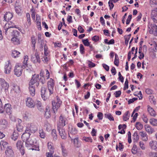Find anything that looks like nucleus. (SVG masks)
Segmentation results:
<instances>
[{
	"mask_svg": "<svg viewBox=\"0 0 157 157\" xmlns=\"http://www.w3.org/2000/svg\"><path fill=\"white\" fill-rule=\"evenodd\" d=\"M130 114L129 111H127L124 115L123 118L124 121H126L129 119Z\"/></svg>",
	"mask_w": 157,
	"mask_h": 157,
	"instance_id": "34",
	"label": "nucleus"
},
{
	"mask_svg": "<svg viewBox=\"0 0 157 157\" xmlns=\"http://www.w3.org/2000/svg\"><path fill=\"white\" fill-rule=\"evenodd\" d=\"M48 147L50 152H54V147L52 143L48 142Z\"/></svg>",
	"mask_w": 157,
	"mask_h": 157,
	"instance_id": "30",
	"label": "nucleus"
},
{
	"mask_svg": "<svg viewBox=\"0 0 157 157\" xmlns=\"http://www.w3.org/2000/svg\"><path fill=\"white\" fill-rule=\"evenodd\" d=\"M82 140H84L87 142L92 143L93 141V140L91 137H86L85 136H84L83 137Z\"/></svg>",
	"mask_w": 157,
	"mask_h": 157,
	"instance_id": "45",
	"label": "nucleus"
},
{
	"mask_svg": "<svg viewBox=\"0 0 157 157\" xmlns=\"http://www.w3.org/2000/svg\"><path fill=\"white\" fill-rule=\"evenodd\" d=\"M150 157H157V152H151L149 154Z\"/></svg>",
	"mask_w": 157,
	"mask_h": 157,
	"instance_id": "54",
	"label": "nucleus"
},
{
	"mask_svg": "<svg viewBox=\"0 0 157 157\" xmlns=\"http://www.w3.org/2000/svg\"><path fill=\"white\" fill-rule=\"evenodd\" d=\"M31 135V133L29 132H27L25 130V132L21 136V138L24 142H25L27 140H29L31 138H30Z\"/></svg>",
	"mask_w": 157,
	"mask_h": 157,
	"instance_id": "15",
	"label": "nucleus"
},
{
	"mask_svg": "<svg viewBox=\"0 0 157 157\" xmlns=\"http://www.w3.org/2000/svg\"><path fill=\"white\" fill-rule=\"evenodd\" d=\"M50 52L48 50H44V56H46L48 57H50Z\"/></svg>",
	"mask_w": 157,
	"mask_h": 157,
	"instance_id": "52",
	"label": "nucleus"
},
{
	"mask_svg": "<svg viewBox=\"0 0 157 157\" xmlns=\"http://www.w3.org/2000/svg\"><path fill=\"white\" fill-rule=\"evenodd\" d=\"M78 137L75 138L74 140V144L76 147H78L80 146V144L78 143Z\"/></svg>",
	"mask_w": 157,
	"mask_h": 157,
	"instance_id": "41",
	"label": "nucleus"
},
{
	"mask_svg": "<svg viewBox=\"0 0 157 157\" xmlns=\"http://www.w3.org/2000/svg\"><path fill=\"white\" fill-rule=\"evenodd\" d=\"M139 135L141 137V139L143 141H147L148 140V136L146 133L144 131L140 132Z\"/></svg>",
	"mask_w": 157,
	"mask_h": 157,
	"instance_id": "23",
	"label": "nucleus"
},
{
	"mask_svg": "<svg viewBox=\"0 0 157 157\" xmlns=\"http://www.w3.org/2000/svg\"><path fill=\"white\" fill-rule=\"evenodd\" d=\"M12 90L14 91L16 93H18L19 92V87L17 86H14Z\"/></svg>",
	"mask_w": 157,
	"mask_h": 157,
	"instance_id": "55",
	"label": "nucleus"
},
{
	"mask_svg": "<svg viewBox=\"0 0 157 157\" xmlns=\"http://www.w3.org/2000/svg\"><path fill=\"white\" fill-rule=\"evenodd\" d=\"M132 15L130 14L129 15L128 17V18L127 19L126 21V24L127 25H128L129 24L130 22L132 19Z\"/></svg>",
	"mask_w": 157,
	"mask_h": 157,
	"instance_id": "60",
	"label": "nucleus"
},
{
	"mask_svg": "<svg viewBox=\"0 0 157 157\" xmlns=\"http://www.w3.org/2000/svg\"><path fill=\"white\" fill-rule=\"evenodd\" d=\"M40 79V78L39 75L35 74L33 75L32 78L30 80L29 83L33 85H35V84H36V85L37 87L39 84Z\"/></svg>",
	"mask_w": 157,
	"mask_h": 157,
	"instance_id": "7",
	"label": "nucleus"
},
{
	"mask_svg": "<svg viewBox=\"0 0 157 157\" xmlns=\"http://www.w3.org/2000/svg\"><path fill=\"white\" fill-rule=\"evenodd\" d=\"M57 130L61 138L62 139L65 140L67 137V134L65 129L62 127H57Z\"/></svg>",
	"mask_w": 157,
	"mask_h": 157,
	"instance_id": "10",
	"label": "nucleus"
},
{
	"mask_svg": "<svg viewBox=\"0 0 157 157\" xmlns=\"http://www.w3.org/2000/svg\"><path fill=\"white\" fill-rule=\"evenodd\" d=\"M62 101L58 97H56L52 103V109L54 113H56L57 111V109L60 107Z\"/></svg>",
	"mask_w": 157,
	"mask_h": 157,
	"instance_id": "6",
	"label": "nucleus"
},
{
	"mask_svg": "<svg viewBox=\"0 0 157 157\" xmlns=\"http://www.w3.org/2000/svg\"><path fill=\"white\" fill-rule=\"evenodd\" d=\"M62 154L63 157H66L67 156L68 152L65 146L63 144L61 145Z\"/></svg>",
	"mask_w": 157,
	"mask_h": 157,
	"instance_id": "27",
	"label": "nucleus"
},
{
	"mask_svg": "<svg viewBox=\"0 0 157 157\" xmlns=\"http://www.w3.org/2000/svg\"><path fill=\"white\" fill-rule=\"evenodd\" d=\"M0 84L2 87L0 91H2V90H3L5 92L8 91L9 85L4 79L0 78Z\"/></svg>",
	"mask_w": 157,
	"mask_h": 157,
	"instance_id": "8",
	"label": "nucleus"
},
{
	"mask_svg": "<svg viewBox=\"0 0 157 157\" xmlns=\"http://www.w3.org/2000/svg\"><path fill=\"white\" fill-rule=\"evenodd\" d=\"M20 54V53L19 52L16 50H14L12 52L11 56L13 57L16 58L18 57Z\"/></svg>",
	"mask_w": 157,
	"mask_h": 157,
	"instance_id": "33",
	"label": "nucleus"
},
{
	"mask_svg": "<svg viewBox=\"0 0 157 157\" xmlns=\"http://www.w3.org/2000/svg\"><path fill=\"white\" fill-rule=\"evenodd\" d=\"M54 153L50 152H47L46 153V157H54L53 155Z\"/></svg>",
	"mask_w": 157,
	"mask_h": 157,
	"instance_id": "64",
	"label": "nucleus"
},
{
	"mask_svg": "<svg viewBox=\"0 0 157 157\" xmlns=\"http://www.w3.org/2000/svg\"><path fill=\"white\" fill-rule=\"evenodd\" d=\"M28 60L29 58L28 56L27 55L24 56L23 62V65H22V66L24 67V68H26L27 67V61Z\"/></svg>",
	"mask_w": 157,
	"mask_h": 157,
	"instance_id": "29",
	"label": "nucleus"
},
{
	"mask_svg": "<svg viewBox=\"0 0 157 157\" xmlns=\"http://www.w3.org/2000/svg\"><path fill=\"white\" fill-rule=\"evenodd\" d=\"M16 129L19 132H21L22 131L23 127L21 124H17L16 125Z\"/></svg>",
	"mask_w": 157,
	"mask_h": 157,
	"instance_id": "39",
	"label": "nucleus"
},
{
	"mask_svg": "<svg viewBox=\"0 0 157 157\" xmlns=\"http://www.w3.org/2000/svg\"><path fill=\"white\" fill-rule=\"evenodd\" d=\"M139 145L140 147L142 149V150H144L145 148V145L144 144V143L142 141H140L139 142Z\"/></svg>",
	"mask_w": 157,
	"mask_h": 157,
	"instance_id": "57",
	"label": "nucleus"
},
{
	"mask_svg": "<svg viewBox=\"0 0 157 157\" xmlns=\"http://www.w3.org/2000/svg\"><path fill=\"white\" fill-rule=\"evenodd\" d=\"M12 34L13 37H18L20 33L17 30H14L13 31Z\"/></svg>",
	"mask_w": 157,
	"mask_h": 157,
	"instance_id": "50",
	"label": "nucleus"
},
{
	"mask_svg": "<svg viewBox=\"0 0 157 157\" xmlns=\"http://www.w3.org/2000/svg\"><path fill=\"white\" fill-rule=\"evenodd\" d=\"M7 62L8 64H6L4 67V72L6 74H9L11 71L12 66L10 60H8Z\"/></svg>",
	"mask_w": 157,
	"mask_h": 157,
	"instance_id": "16",
	"label": "nucleus"
},
{
	"mask_svg": "<svg viewBox=\"0 0 157 157\" xmlns=\"http://www.w3.org/2000/svg\"><path fill=\"white\" fill-rule=\"evenodd\" d=\"M25 130L27 132H29L31 133H34L37 130V125L34 123H29L27 125Z\"/></svg>",
	"mask_w": 157,
	"mask_h": 157,
	"instance_id": "5",
	"label": "nucleus"
},
{
	"mask_svg": "<svg viewBox=\"0 0 157 157\" xmlns=\"http://www.w3.org/2000/svg\"><path fill=\"white\" fill-rule=\"evenodd\" d=\"M17 37H13L11 39L12 41L15 43V44H17L20 43V41Z\"/></svg>",
	"mask_w": 157,
	"mask_h": 157,
	"instance_id": "48",
	"label": "nucleus"
},
{
	"mask_svg": "<svg viewBox=\"0 0 157 157\" xmlns=\"http://www.w3.org/2000/svg\"><path fill=\"white\" fill-rule=\"evenodd\" d=\"M149 31L151 34L157 36V26L155 24H151L149 27Z\"/></svg>",
	"mask_w": 157,
	"mask_h": 157,
	"instance_id": "12",
	"label": "nucleus"
},
{
	"mask_svg": "<svg viewBox=\"0 0 157 157\" xmlns=\"http://www.w3.org/2000/svg\"><path fill=\"white\" fill-rule=\"evenodd\" d=\"M150 123L152 125L155 126H157V119L155 118H151L149 121Z\"/></svg>",
	"mask_w": 157,
	"mask_h": 157,
	"instance_id": "37",
	"label": "nucleus"
},
{
	"mask_svg": "<svg viewBox=\"0 0 157 157\" xmlns=\"http://www.w3.org/2000/svg\"><path fill=\"white\" fill-rule=\"evenodd\" d=\"M42 59L44 63H47L49 61L50 59V57L44 56L42 58Z\"/></svg>",
	"mask_w": 157,
	"mask_h": 157,
	"instance_id": "49",
	"label": "nucleus"
},
{
	"mask_svg": "<svg viewBox=\"0 0 157 157\" xmlns=\"http://www.w3.org/2000/svg\"><path fill=\"white\" fill-rule=\"evenodd\" d=\"M40 136L42 138L44 139L46 136V133L43 128H40L39 131Z\"/></svg>",
	"mask_w": 157,
	"mask_h": 157,
	"instance_id": "31",
	"label": "nucleus"
},
{
	"mask_svg": "<svg viewBox=\"0 0 157 157\" xmlns=\"http://www.w3.org/2000/svg\"><path fill=\"white\" fill-rule=\"evenodd\" d=\"M6 157H13L14 155L13 151L11 146L7 147L5 151Z\"/></svg>",
	"mask_w": 157,
	"mask_h": 157,
	"instance_id": "11",
	"label": "nucleus"
},
{
	"mask_svg": "<svg viewBox=\"0 0 157 157\" xmlns=\"http://www.w3.org/2000/svg\"><path fill=\"white\" fill-rule=\"evenodd\" d=\"M133 138L135 142H137L139 139V137L137 132H135L133 135Z\"/></svg>",
	"mask_w": 157,
	"mask_h": 157,
	"instance_id": "43",
	"label": "nucleus"
},
{
	"mask_svg": "<svg viewBox=\"0 0 157 157\" xmlns=\"http://www.w3.org/2000/svg\"><path fill=\"white\" fill-rule=\"evenodd\" d=\"M105 118H108L110 121H114V118L110 113L105 114Z\"/></svg>",
	"mask_w": 157,
	"mask_h": 157,
	"instance_id": "38",
	"label": "nucleus"
},
{
	"mask_svg": "<svg viewBox=\"0 0 157 157\" xmlns=\"http://www.w3.org/2000/svg\"><path fill=\"white\" fill-rule=\"evenodd\" d=\"M25 102L26 106L29 108H34L35 106V102L32 98H27L26 99Z\"/></svg>",
	"mask_w": 157,
	"mask_h": 157,
	"instance_id": "9",
	"label": "nucleus"
},
{
	"mask_svg": "<svg viewBox=\"0 0 157 157\" xmlns=\"http://www.w3.org/2000/svg\"><path fill=\"white\" fill-rule=\"evenodd\" d=\"M0 123L2 127L4 128H7L9 126V123L5 119H2L0 121Z\"/></svg>",
	"mask_w": 157,
	"mask_h": 157,
	"instance_id": "26",
	"label": "nucleus"
},
{
	"mask_svg": "<svg viewBox=\"0 0 157 157\" xmlns=\"http://www.w3.org/2000/svg\"><path fill=\"white\" fill-rule=\"evenodd\" d=\"M32 45L33 48H35L36 44V39L34 36H33L31 37Z\"/></svg>",
	"mask_w": 157,
	"mask_h": 157,
	"instance_id": "46",
	"label": "nucleus"
},
{
	"mask_svg": "<svg viewBox=\"0 0 157 157\" xmlns=\"http://www.w3.org/2000/svg\"><path fill=\"white\" fill-rule=\"evenodd\" d=\"M29 89L30 94L31 96H34L35 94V85L32 84H29Z\"/></svg>",
	"mask_w": 157,
	"mask_h": 157,
	"instance_id": "18",
	"label": "nucleus"
},
{
	"mask_svg": "<svg viewBox=\"0 0 157 157\" xmlns=\"http://www.w3.org/2000/svg\"><path fill=\"white\" fill-rule=\"evenodd\" d=\"M44 115V117L47 118H49L51 116V112L50 111V108L48 106H47L46 108Z\"/></svg>",
	"mask_w": 157,
	"mask_h": 157,
	"instance_id": "22",
	"label": "nucleus"
},
{
	"mask_svg": "<svg viewBox=\"0 0 157 157\" xmlns=\"http://www.w3.org/2000/svg\"><path fill=\"white\" fill-rule=\"evenodd\" d=\"M142 50H139V52L140 54V56H139V59H141L144 58V56L143 53H141Z\"/></svg>",
	"mask_w": 157,
	"mask_h": 157,
	"instance_id": "61",
	"label": "nucleus"
},
{
	"mask_svg": "<svg viewBox=\"0 0 157 157\" xmlns=\"http://www.w3.org/2000/svg\"><path fill=\"white\" fill-rule=\"evenodd\" d=\"M115 58L114 61V64L117 66H118L119 64V60L118 56L116 54H115Z\"/></svg>",
	"mask_w": 157,
	"mask_h": 157,
	"instance_id": "42",
	"label": "nucleus"
},
{
	"mask_svg": "<svg viewBox=\"0 0 157 157\" xmlns=\"http://www.w3.org/2000/svg\"><path fill=\"white\" fill-rule=\"evenodd\" d=\"M4 111L9 115L12 113V108H11V105L10 104L7 103L4 106Z\"/></svg>",
	"mask_w": 157,
	"mask_h": 157,
	"instance_id": "17",
	"label": "nucleus"
},
{
	"mask_svg": "<svg viewBox=\"0 0 157 157\" xmlns=\"http://www.w3.org/2000/svg\"><path fill=\"white\" fill-rule=\"evenodd\" d=\"M82 42L85 46H89L90 44L88 40L87 39H83L82 40Z\"/></svg>",
	"mask_w": 157,
	"mask_h": 157,
	"instance_id": "51",
	"label": "nucleus"
},
{
	"mask_svg": "<svg viewBox=\"0 0 157 157\" xmlns=\"http://www.w3.org/2000/svg\"><path fill=\"white\" fill-rule=\"evenodd\" d=\"M36 106L38 109L40 111H42L43 110V107L42 105L41 102L40 101H37L36 102Z\"/></svg>",
	"mask_w": 157,
	"mask_h": 157,
	"instance_id": "32",
	"label": "nucleus"
},
{
	"mask_svg": "<svg viewBox=\"0 0 157 157\" xmlns=\"http://www.w3.org/2000/svg\"><path fill=\"white\" fill-rule=\"evenodd\" d=\"M68 123L67 118L63 114H61L59 117L57 127H63Z\"/></svg>",
	"mask_w": 157,
	"mask_h": 157,
	"instance_id": "3",
	"label": "nucleus"
},
{
	"mask_svg": "<svg viewBox=\"0 0 157 157\" xmlns=\"http://www.w3.org/2000/svg\"><path fill=\"white\" fill-rule=\"evenodd\" d=\"M145 128L146 131L150 134L152 133L155 132L154 129L152 128L151 126L148 124H146L145 125Z\"/></svg>",
	"mask_w": 157,
	"mask_h": 157,
	"instance_id": "25",
	"label": "nucleus"
},
{
	"mask_svg": "<svg viewBox=\"0 0 157 157\" xmlns=\"http://www.w3.org/2000/svg\"><path fill=\"white\" fill-rule=\"evenodd\" d=\"M31 60L34 63H40L41 61L39 54L36 51L34 56L32 57Z\"/></svg>",
	"mask_w": 157,
	"mask_h": 157,
	"instance_id": "14",
	"label": "nucleus"
},
{
	"mask_svg": "<svg viewBox=\"0 0 157 157\" xmlns=\"http://www.w3.org/2000/svg\"><path fill=\"white\" fill-rule=\"evenodd\" d=\"M136 128L138 130H140L143 127V125L139 122H136L135 125Z\"/></svg>",
	"mask_w": 157,
	"mask_h": 157,
	"instance_id": "40",
	"label": "nucleus"
},
{
	"mask_svg": "<svg viewBox=\"0 0 157 157\" xmlns=\"http://www.w3.org/2000/svg\"><path fill=\"white\" fill-rule=\"evenodd\" d=\"M4 112V109L2 107V104L1 99H0V113H3Z\"/></svg>",
	"mask_w": 157,
	"mask_h": 157,
	"instance_id": "56",
	"label": "nucleus"
},
{
	"mask_svg": "<svg viewBox=\"0 0 157 157\" xmlns=\"http://www.w3.org/2000/svg\"><path fill=\"white\" fill-rule=\"evenodd\" d=\"M131 134L130 131H128V142L130 144L132 142V140L131 138Z\"/></svg>",
	"mask_w": 157,
	"mask_h": 157,
	"instance_id": "58",
	"label": "nucleus"
},
{
	"mask_svg": "<svg viewBox=\"0 0 157 157\" xmlns=\"http://www.w3.org/2000/svg\"><path fill=\"white\" fill-rule=\"evenodd\" d=\"M151 18L154 22L157 23V8L152 11Z\"/></svg>",
	"mask_w": 157,
	"mask_h": 157,
	"instance_id": "19",
	"label": "nucleus"
},
{
	"mask_svg": "<svg viewBox=\"0 0 157 157\" xmlns=\"http://www.w3.org/2000/svg\"><path fill=\"white\" fill-rule=\"evenodd\" d=\"M51 133L53 140L56 141L57 139V135L56 130L55 129H52Z\"/></svg>",
	"mask_w": 157,
	"mask_h": 157,
	"instance_id": "28",
	"label": "nucleus"
},
{
	"mask_svg": "<svg viewBox=\"0 0 157 157\" xmlns=\"http://www.w3.org/2000/svg\"><path fill=\"white\" fill-rule=\"evenodd\" d=\"M149 146L151 149L157 151V141H151L149 142Z\"/></svg>",
	"mask_w": 157,
	"mask_h": 157,
	"instance_id": "20",
	"label": "nucleus"
},
{
	"mask_svg": "<svg viewBox=\"0 0 157 157\" xmlns=\"http://www.w3.org/2000/svg\"><path fill=\"white\" fill-rule=\"evenodd\" d=\"M124 148V146L120 142L119 143L118 145L117 144L116 146V149L117 151L118 149L119 148L120 151H122V149Z\"/></svg>",
	"mask_w": 157,
	"mask_h": 157,
	"instance_id": "36",
	"label": "nucleus"
},
{
	"mask_svg": "<svg viewBox=\"0 0 157 157\" xmlns=\"http://www.w3.org/2000/svg\"><path fill=\"white\" fill-rule=\"evenodd\" d=\"M25 68L21 64H17L14 70V74L17 77H19L22 74L23 69Z\"/></svg>",
	"mask_w": 157,
	"mask_h": 157,
	"instance_id": "4",
	"label": "nucleus"
},
{
	"mask_svg": "<svg viewBox=\"0 0 157 157\" xmlns=\"http://www.w3.org/2000/svg\"><path fill=\"white\" fill-rule=\"evenodd\" d=\"M55 85V81L52 78H50L47 82V88L49 93H48V92L46 91L45 87H41V96L42 98L44 100H46L51 95L53 94Z\"/></svg>",
	"mask_w": 157,
	"mask_h": 157,
	"instance_id": "1",
	"label": "nucleus"
},
{
	"mask_svg": "<svg viewBox=\"0 0 157 157\" xmlns=\"http://www.w3.org/2000/svg\"><path fill=\"white\" fill-rule=\"evenodd\" d=\"M149 100L150 102L154 104H156V102L152 95H150L149 97Z\"/></svg>",
	"mask_w": 157,
	"mask_h": 157,
	"instance_id": "47",
	"label": "nucleus"
},
{
	"mask_svg": "<svg viewBox=\"0 0 157 157\" xmlns=\"http://www.w3.org/2000/svg\"><path fill=\"white\" fill-rule=\"evenodd\" d=\"M137 150V147L136 145H134L132 149V152L133 154H135Z\"/></svg>",
	"mask_w": 157,
	"mask_h": 157,
	"instance_id": "62",
	"label": "nucleus"
},
{
	"mask_svg": "<svg viewBox=\"0 0 157 157\" xmlns=\"http://www.w3.org/2000/svg\"><path fill=\"white\" fill-rule=\"evenodd\" d=\"M128 82L127 78H126L125 82L124 90H125L128 88Z\"/></svg>",
	"mask_w": 157,
	"mask_h": 157,
	"instance_id": "53",
	"label": "nucleus"
},
{
	"mask_svg": "<svg viewBox=\"0 0 157 157\" xmlns=\"http://www.w3.org/2000/svg\"><path fill=\"white\" fill-rule=\"evenodd\" d=\"M18 136V133L14 132H13V135L11 136V138L13 140L15 141L17 139Z\"/></svg>",
	"mask_w": 157,
	"mask_h": 157,
	"instance_id": "44",
	"label": "nucleus"
},
{
	"mask_svg": "<svg viewBox=\"0 0 157 157\" xmlns=\"http://www.w3.org/2000/svg\"><path fill=\"white\" fill-rule=\"evenodd\" d=\"M109 5V9L111 10L113 7L114 5L113 4V2L111 1V0H109L108 2Z\"/></svg>",
	"mask_w": 157,
	"mask_h": 157,
	"instance_id": "59",
	"label": "nucleus"
},
{
	"mask_svg": "<svg viewBox=\"0 0 157 157\" xmlns=\"http://www.w3.org/2000/svg\"><path fill=\"white\" fill-rule=\"evenodd\" d=\"M8 143L7 142L4 140H1L0 142V145L1 147V149L3 147V148L7 147L8 146Z\"/></svg>",
	"mask_w": 157,
	"mask_h": 157,
	"instance_id": "35",
	"label": "nucleus"
},
{
	"mask_svg": "<svg viewBox=\"0 0 157 157\" xmlns=\"http://www.w3.org/2000/svg\"><path fill=\"white\" fill-rule=\"evenodd\" d=\"M25 142V147L29 149H32L33 150L39 151L38 146L36 145L33 144V142L32 140L31 139Z\"/></svg>",
	"mask_w": 157,
	"mask_h": 157,
	"instance_id": "2",
	"label": "nucleus"
},
{
	"mask_svg": "<svg viewBox=\"0 0 157 157\" xmlns=\"http://www.w3.org/2000/svg\"><path fill=\"white\" fill-rule=\"evenodd\" d=\"M13 16V14L10 12H6L4 15V20L6 21L10 20Z\"/></svg>",
	"mask_w": 157,
	"mask_h": 157,
	"instance_id": "21",
	"label": "nucleus"
},
{
	"mask_svg": "<svg viewBox=\"0 0 157 157\" xmlns=\"http://www.w3.org/2000/svg\"><path fill=\"white\" fill-rule=\"evenodd\" d=\"M17 147L19 150L21 155H23L25 153V150L23 146V143L21 140L18 141L16 144Z\"/></svg>",
	"mask_w": 157,
	"mask_h": 157,
	"instance_id": "13",
	"label": "nucleus"
},
{
	"mask_svg": "<svg viewBox=\"0 0 157 157\" xmlns=\"http://www.w3.org/2000/svg\"><path fill=\"white\" fill-rule=\"evenodd\" d=\"M147 107V111L152 116H155L156 115V113L153 109L149 105H148Z\"/></svg>",
	"mask_w": 157,
	"mask_h": 157,
	"instance_id": "24",
	"label": "nucleus"
},
{
	"mask_svg": "<svg viewBox=\"0 0 157 157\" xmlns=\"http://www.w3.org/2000/svg\"><path fill=\"white\" fill-rule=\"evenodd\" d=\"M103 114L101 112H98L97 117L99 120H102L103 118Z\"/></svg>",
	"mask_w": 157,
	"mask_h": 157,
	"instance_id": "63",
	"label": "nucleus"
}]
</instances>
